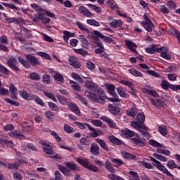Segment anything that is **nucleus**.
Returning <instances> with one entry per match:
<instances>
[{"label":"nucleus","mask_w":180,"mask_h":180,"mask_svg":"<svg viewBox=\"0 0 180 180\" xmlns=\"http://www.w3.org/2000/svg\"><path fill=\"white\" fill-rule=\"evenodd\" d=\"M86 88L89 89V91H85L84 95L87 96L89 99L92 101V102H96V103H104L105 99H106V96H105V93L103 91L99 89L98 87V84H95L92 81L86 80L85 82Z\"/></svg>","instance_id":"obj_1"},{"label":"nucleus","mask_w":180,"mask_h":180,"mask_svg":"<svg viewBox=\"0 0 180 180\" xmlns=\"http://www.w3.org/2000/svg\"><path fill=\"white\" fill-rule=\"evenodd\" d=\"M150 161H152L153 163V167H156L157 169L160 171V172H162V174H165L166 175H167V176H172L171 175V172H169V171H168V169H167V167H165V166L163 165L162 163H161V162L157 160L155 158L151 157L150 158Z\"/></svg>","instance_id":"obj_2"},{"label":"nucleus","mask_w":180,"mask_h":180,"mask_svg":"<svg viewBox=\"0 0 180 180\" xmlns=\"http://www.w3.org/2000/svg\"><path fill=\"white\" fill-rule=\"evenodd\" d=\"M150 161H152L153 163V167H156L157 169L160 171V172H162V174H165L166 175H167V176H172L171 175V172H169V171H168V169H167V167H165V166L163 165L162 163H161V162L157 160L155 158L151 157L150 158Z\"/></svg>","instance_id":"obj_3"},{"label":"nucleus","mask_w":180,"mask_h":180,"mask_svg":"<svg viewBox=\"0 0 180 180\" xmlns=\"http://www.w3.org/2000/svg\"><path fill=\"white\" fill-rule=\"evenodd\" d=\"M109 25L114 29H120L122 30V26H123V20L121 19H113V17H108Z\"/></svg>","instance_id":"obj_4"},{"label":"nucleus","mask_w":180,"mask_h":180,"mask_svg":"<svg viewBox=\"0 0 180 180\" xmlns=\"http://www.w3.org/2000/svg\"><path fill=\"white\" fill-rule=\"evenodd\" d=\"M131 141L138 147H144L146 146V139L141 138L140 134H137L134 137L131 139Z\"/></svg>","instance_id":"obj_5"},{"label":"nucleus","mask_w":180,"mask_h":180,"mask_svg":"<svg viewBox=\"0 0 180 180\" xmlns=\"http://www.w3.org/2000/svg\"><path fill=\"white\" fill-rule=\"evenodd\" d=\"M155 51L160 53V56L165 58V60H171V58H172V56L168 53L169 50L167 47L156 48Z\"/></svg>","instance_id":"obj_6"},{"label":"nucleus","mask_w":180,"mask_h":180,"mask_svg":"<svg viewBox=\"0 0 180 180\" xmlns=\"http://www.w3.org/2000/svg\"><path fill=\"white\" fill-rule=\"evenodd\" d=\"M18 63V60L16 58H13V56H11V58L7 60V65L13 70V71L18 72L19 71V68L16 66V63Z\"/></svg>","instance_id":"obj_7"},{"label":"nucleus","mask_w":180,"mask_h":180,"mask_svg":"<svg viewBox=\"0 0 180 180\" xmlns=\"http://www.w3.org/2000/svg\"><path fill=\"white\" fill-rule=\"evenodd\" d=\"M101 120L107 123L110 129H117V125L116 124V122H115V121L109 117L101 116Z\"/></svg>","instance_id":"obj_8"},{"label":"nucleus","mask_w":180,"mask_h":180,"mask_svg":"<svg viewBox=\"0 0 180 180\" xmlns=\"http://www.w3.org/2000/svg\"><path fill=\"white\" fill-rule=\"evenodd\" d=\"M68 108L71 110V112H73L75 115H77V116H79L81 115V110H79V107L75 104V103H69L68 104Z\"/></svg>","instance_id":"obj_9"},{"label":"nucleus","mask_w":180,"mask_h":180,"mask_svg":"<svg viewBox=\"0 0 180 180\" xmlns=\"http://www.w3.org/2000/svg\"><path fill=\"white\" fill-rule=\"evenodd\" d=\"M25 58L27 59V61L31 64V65H40V61L35 56L32 55H26Z\"/></svg>","instance_id":"obj_10"},{"label":"nucleus","mask_w":180,"mask_h":180,"mask_svg":"<svg viewBox=\"0 0 180 180\" xmlns=\"http://www.w3.org/2000/svg\"><path fill=\"white\" fill-rule=\"evenodd\" d=\"M94 34H95V36H98V37H100V39H102V40L105 41V43H112L113 41V39L103 35V34H102V32H101L98 30L94 31Z\"/></svg>","instance_id":"obj_11"},{"label":"nucleus","mask_w":180,"mask_h":180,"mask_svg":"<svg viewBox=\"0 0 180 180\" xmlns=\"http://www.w3.org/2000/svg\"><path fill=\"white\" fill-rule=\"evenodd\" d=\"M79 12L81 15H83V16H85L86 18H92L93 15L86 7L84 6H80L79 7Z\"/></svg>","instance_id":"obj_12"},{"label":"nucleus","mask_w":180,"mask_h":180,"mask_svg":"<svg viewBox=\"0 0 180 180\" xmlns=\"http://www.w3.org/2000/svg\"><path fill=\"white\" fill-rule=\"evenodd\" d=\"M69 64L72 67H74V68H80L81 64H79V61H78V59L75 56H70L68 58Z\"/></svg>","instance_id":"obj_13"},{"label":"nucleus","mask_w":180,"mask_h":180,"mask_svg":"<svg viewBox=\"0 0 180 180\" xmlns=\"http://www.w3.org/2000/svg\"><path fill=\"white\" fill-rule=\"evenodd\" d=\"M108 110L114 116H119L120 115V108L117 105L109 104Z\"/></svg>","instance_id":"obj_14"},{"label":"nucleus","mask_w":180,"mask_h":180,"mask_svg":"<svg viewBox=\"0 0 180 180\" xmlns=\"http://www.w3.org/2000/svg\"><path fill=\"white\" fill-rule=\"evenodd\" d=\"M131 127H134L136 130H140V129H142V130H148V128L146 127L143 124H141L139 122V121H133L131 122Z\"/></svg>","instance_id":"obj_15"},{"label":"nucleus","mask_w":180,"mask_h":180,"mask_svg":"<svg viewBox=\"0 0 180 180\" xmlns=\"http://www.w3.org/2000/svg\"><path fill=\"white\" fill-rule=\"evenodd\" d=\"M20 96L25 99V101H33V95L30 93H27L26 91H18Z\"/></svg>","instance_id":"obj_16"},{"label":"nucleus","mask_w":180,"mask_h":180,"mask_svg":"<svg viewBox=\"0 0 180 180\" xmlns=\"http://www.w3.org/2000/svg\"><path fill=\"white\" fill-rule=\"evenodd\" d=\"M151 102L157 109H161L165 105V102L162 99H151Z\"/></svg>","instance_id":"obj_17"},{"label":"nucleus","mask_w":180,"mask_h":180,"mask_svg":"<svg viewBox=\"0 0 180 180\" xmlns=\"http://www.w3.org/2000/svg\"><path fill=\"white\" fill-rule=\"evenodd\" d=\"M141 25H143L144 29L147 30V32H153V27L154 24L151 22V20H148V21H142Z\"/></svg>","instance_id":"obj_18"},{"label":"nucleus","mask_w":180,"mask_h":180,"mask_svg":"<svg viewBox=\"0 0 180 180\" xmlns=\"http://www.w3.org/2000/svg\"><path fill=\"white\" fill-rule=\"evenodd\" d=\"M10 137H15L19 140H25V135L18 130H15L9 133Z\"/></svg>","instance_id":"obj_19"},{"label":"nucleus","mask_w":180,"mask_h":180,"mask_svg":"<svg viewBox=\"0 0 180 180\" xmlns=\"http://www.w3.org/2000/svg\"><path fill=\"white\" fill-rule=\"evenodd\" d=\"M9 91L13 99H18V89H16L13 84H10Z\"/></svg>","instance_id":"obj_20"},{"label":"nucleus","mask_w":180,"mask_h":180,"mask_svg":"<svg viewBox=\"0 0 180 180\" xmlns=\"http://www.w3.org/2000/svg\"><path fill=\"white\" fill-rule=\"evenodd\" d=\"M104 167L107 169V171H108L111 174H115V172H116V169H115V167H113V165H112V162H110L109 160H105Z\"/></svg>","instance_id":"obj_21"},{"label":"nucleus","mask_w":180,"mask_h":180,"mask_svg":"<svg viewBox=\"0 0 180 180\" xmlns=\"http://www.w3.org/2000/svg\"><path fill=\"white\" fill-rule=\"evenodd\" d=\"M121 134L122 136H123V137H127V139H130V137H133V136H134L136 133H134V131L129 129H126L121 131Z\"/></svg>","instance_id":"obj_22"},{"label":"nucleus","mask_w":180,"mask_h":180,"mask_svg":"<svg viewBox=\"0 0 180 180\" xmlns=\"http://www.w3.org/2000/svg\"><path fill=\"white\" fill-rule=\"evenodd\" d=\"M88 129L92 133L91 137L96 138L98 137V136H102V131L96 130L95 128L91 127V125H88Z\"/></svg>","instance_id":"obj_23"},{"label":"nucleus","mask_w":180,"mask_h":180,"mask_svg":"<svg viewBox=\"0 0 180 180\" xmlns=\"http://www.w3.org/2000/svg\"><path fill=\"white\" fill-rule=\"evenodd\" d=\"M77 161L80 164V165L84 167V168H87V167L89 165V160L86 158H77Z\"/></svg>","instance_id":"obj_24"},{"label":"nucleus","mask_w":180,"mask_h":180,"mask_svg":"<svg viewBox=\"0 0 180 180\" xmlns=\"http://www.w3.org/2000/svg\"><path fill=\"white\" fill-rule=\"evenodd\" d=\"M91 153L93 155H99V146L96 143L91 145Z\"/></svg>","instance_id":"obj_25"},{"label":"nucleus","mask_w":180,"mask_h":180,"mask_svg":"<svg viewBox=\"0 0 180 180\" xmlns=\"http://www.w3.org/2000/svg\"><path fill=\"white\" fill-rule=\"evenodd\" d=\"M121 155L123 158H125V160H136V155L126 151H122Z\"/></svg>","instance_id":"obj_26"},{"label":"nucleus","mask_w":180,"mask_h":180,"mask_svg":"<svg viewBox=\"0 0 180 180\" xmlns=\"http://www.w3.org/2000/svg\"><path fill=\"white\" fill-rule=\"evenodd\" d=\"M56 98H57L59 103H60V105L68 106V104L70 103V102H68V100L67 99V98H65L61 95H58L56 96Z\"/></svg>","instance_id":"obj_27"},{"label":"nucleus","mask_w":180,"mask_h":180,"mask_svg":"<svg viewBox=\"0 0 180 180\" xmlns=\"http://www.w3.org/2000/svg\"><path fill=\"white\" fill-rule=\"evenodd\" d=\"M126 46L131 51L136 53V48L137 47V45L134 42L131 41H126Z\"/></svg>","instance_id":"obj_28"},{"label":"nucleus","mask_w":180,"mask_h":180,"mask_svg":"<svg viewBox=\"0 0 180 180\" xmlns=\"http://www.w3.org/2000/svg\"><path fill=\"white\" fill-rule=\"evenodd\" d=\"M128 72L134 77H139L140 78H143V73L134 68L129 69Z\"/></svg>","instance_id":"obj_29"},{"label":"nucleus","mask_w":180,"mask_h":180,"mask_svg":"<svg viewBox=\"0 0 180 180\" xmlns=\"http://www.w3.org/2000/svg\"><path fill=\"white\" fill-rule=\"evenodd\" d=\"M86 23L90 26H94V27H99V26H101V22L94 19H87Z\"/></svg>","instance_id":"obj_30"},{"label":"nucleus","mask_w":180,"mask_h":180,"mask_svg":"<svg viewBox=\"0 0 180 180\" xmlns=\"http://www.w3.org/2000/svg\"><path fill=\"white\" fill-rule=\"evenodd\" d=\"M65 165L67 166L68 168H70L72 171H79V167H77L72 162H65Z\"/></svg>","instance_id":"obj_31"},{"label":"nucleus","mask_w":180,"mask_h":180,"mask_svg":"<svg viewBox=\"0 0 180 180\" xmlns=\"http://www.w3.org/2000/svg\"><path fill=\"white\" fill-rule=\"evenodd\" d=\"M96 141L99 144L103 150H105V151H109V148L106 146V142H105V141L101 139H96Z\"/></svg>","instance_id":"obj_32"},{"label":"nucleus","mask_w":180,"mask_h":180,"mask_svg":"<svg viewBox=\"0 0 180 180\" xmlns=\"http://www.w3.org/2000/svg\"><path fill=\"white\" fill-rule=\"evenodd\" d=\"M75 36V34L72 32H70L68 31H63V40L66 43H68V40H70V37H74Z\"/></svg>","instance_id":"obj_33"},{"label":"nucleus","mask_w":180,"mask_h":180,"mask_svg":"<svg viewBox=\"0 0 180 180\" xmlns=\"http://www.w3.org/2000/svg\"><path fill=\"white\" fill-rule=\"evenodd\" d=\"M111 162L114 163V167L116 168H119V167H122V165H124L123 160L117 158H111Z\"/></svg>","instance_id":"obj_34"},{"label":"nucleus","mask_w":180,"mask_h":180,"mask_svg":"<svg viewBox=\"0 0 180 180\" xmlns=\"http://www.w3.org/2000/svg\"><path fill=\"white\" fill-rule=\"evenodd\" d=\"M97 49H95L94 53L96 54H102L103 53H105V46H103V44H98L97 45Z\"/></svg>","instance_id":"obj_35"},{"label":"nucleus","mask_w":180,"mask_h":180,"mask_svg":"<svg viewBox=\"0 0 180 180\" xmlns=\"http://www.w3.org/2000/svg\"><path fill=\"white\" fill-rule=\"evenodd\" d=\"M127 116H129L130 117H136V115H137V108H131L127 110Z\"/></svg>","instance_id":"obj_36"},{"label":"nucleus","mask_w":180,"mask_h":180,"mask_svg":"<svg viewBox=\"0 0 180 180\" xmlns=\"http://www.w3.org/2000/svg\"><path fill=\"white\" fill-rule=\"evenodd\" d=\"M105 88L108 89L109 94L112 95V96H116V92L115 91V85L113 84H106Z\"/></svg>","instance_id":"obj_37"},{"label":"nucleus","mask_w":180,"mask_h":180,"mask_svg":"<svg viewBox=\"0 0 180 180\" xmlns=\"http://www.w3.org/2000/svg\"><path fill=\"white\" fill-rule=\"evenodd\" d=\"M143 94H147L148 95H150L151 96H155V98H157V96H158V94H157L156 91L154 90H150L148 89H146L143 88L142 89Z\"/></svg>","instance_id":"obj_38"},{"label":"nucleus","mask_w":180,"mask_h":180,"mask_svg":"<svg viewBox=\"0 0 180 180\" xmlns=\"http://www.w3.org/2000/svg\"><path fill=\"white\" fill-rule=\"evenodd\" d=\"M73 51L76 54H80V56H83V57H86V56L89 54L87 51L82 49H73Z\"/></svg>","instance_id":"obj_39"},{"label":"nucleus","mask_w":180,"mask_h":180,"mask_svg":"<svg viewBox=\"0 0 180 180\" xmlns=\"http://www.w3.org/2000/svg\"><path fill=\"white\" fill-rule=\"evenodd\" d=\"M0 144H1L3 147H12L13 143L11 141L7 139H0Z\"/></svg>","instance_id":"obj_40"},{"label":"nucleus","mask_w":180,"mask_h":180,"mask_svg":"<svg viewBox=\"0 0 180 180\" xmlns=\"http://www.w3.org/2000/svg\"><path fill=\"white\" fill-rule=\"evenodd\" d=\"M29 78L32 81H40V79H41V76L36 72H32L29 75Z\"/></svg>","instance_id":"obj_41"},{"label":"nucleus","mask_w":180,"mask_h":180,"mask_svg":"<svg viewBox=\"0 0 180 180\" xmlns=\"http://www.w3.org/2000/svg\"><path fill=\"white\" fill-rule=\"evenodd\" d=\"M8 23H15L16 25H19L20 23H25V21L22 18H10L8 20Z\"/></svg>","instance_id":"obj_42"},{"label":"nucleus","mask_w":180,"mask_h":180,"mask_svg":"<svg viewBox=\"0 0 180 180\" xmlns=\"http://www.w3.org/2000/svg\"><path fill=\"white\" fill-rule=\"evenodd\" d=\"M148 143L150 146L155 147V148H162V145L154 139L149 140Z\"/></svg>","instance_id":"obj_43"},{"label":"nucleus","mask_w":180,"mask_h":180,"mask_svg":"<svg viewBox=\"0 0 180 180\" xmlns=\"http://www.w3.org/2000/svg\"><path fill=\"white\" fill-rule=\"evenodd\" d=\"M59 169L65 176H70L71 175V170H70L67 167H64L63 166H59Z\"/></svg>","instance_id":"obj_44"},{"label":"nucleus","mask_w":180,"mask_h":180,"mask_svg":"<svg viewBox=\"0 0 180 180\" xmlns=\"http://www.w3.org/2000/svg\"><path fill=\"white\" fill-rule=\"evenodd\" d=\"M48 105H49V109H51V110H53V112H59L60 111V108L58 107V105H57L53 102L49 101L48 103Z\"/></svg>","instance_id":"obj_45"},{"label":"nucleus","mask_w":180,"mask_h":180,"mask_svg":"<svg viewBox=\"0 0 180 180\" xmlns=\"http://www.w3.org/2000/svg\"><path fill=\"white\" fill-rule=\"evenodd\" d=\"M53 79H55V81H57L58 82H64V77L59 72H55V74L53 75Z\"/></svg>","instance_id":"obj_46"},{"label":"nucleus","mask_w":180,"mask_h":180,"mask_svg":"<svg viewBox=\"0 0 180 180\" xmlns=\"http://www.w3.org/2000/svg\"><path fill=\"white\" fill-rule=\"evenodd\" d=\"M77 26L80 29V30H83V32H86V33H89V28L86 27L84 23L81 22H76Z\"/></svg>","instance_id":"obj_47"},{"label":"nucleus","mask_w":180,"mask_h":180,"mask_svg":"<svg viewBox=\"0 0 180 180\" xmlns=\"http://www.w3.org/2000/svg\"><path fill=\"white\" fill-rule=\"evenodd\" d=\"M109 141L113 144H116L117 146H120V144H122V141L116 138L115 136H109Z\"/></svg>","instance_id":"obj_48"},{"label":"nucleus","mask_w":180,"mask_h":180,"mask_svg":"<svg viewBox=\"0 0 180 180\" xmlns=\"http://www.w3.org/2000/svg\"><path fill=\"white\" fill-rule=\"evenodd\" d=\"M45 115V117L46 119H49V120H51V122H53V120H54V117L56 116V115L54 114V112L49 110V111H46L44 112Z\"/></svg>","instance_id":"obj_49"},{"label":"nucleus","mask_w":180,"mask_h":180,"mask_svg":"<svg viewBox=\"0 0 180 180\" xmlns=\"http://www.w3.org/2000/svg\"><path fill=\"white\" fill-rule=\"evenodd\" d=\"M79 40L82 43V47H84V49H86L88 46H89V43L88 42V40H86V39L84 35L79 36Z\"/></svg>","instance_id":"obj_50"},{"label":"nucleus","mask_w":180,"mask_h":180,"mask_svg":"<svg viewBox=\"0 0 180 180\" xmlns=\"http://www.w3.org/2000/svg\"><path fill=\"white\" fill-rule=\"evenodd\" d=\"M87 6L89 8H90V9H92V11H95V12L96 13H101V11H102L101 7H99V6H98L96 5L92 4H88Z\"/></svg>","instance_id":"obj_51"},{"label":"nucleus","mask_w":180,"mask_h":180,"mask_svg":"<svg viewBox=\"0 0 180 180\" xmlns=\"http://www.w3.org/2000/svg\"><path fill=\"white\" fill-rule=\"evenodd\" d=\"M153 157H155V158L157 160H159V161H162V162H167L168 161V158L162 155L154 153Z\"/></svg>","instance_id":"obj_52"},{"label":"nucleus","mask_w":180,"mask_h":180,"mask_svg":"<svg viewBox=\"0 0 180 180\" xmlns=\"http://www.w3.org/2000/svg\"><path fill=\"white\" fill-rule=\"evenodd\" d=\"M117 91L121 98H127V94L123 87H117Z\"/></svg>","instance_id":"obj_53"},{"label":"nucleus","mask_w":180,"mask_h":180,"mask_svg":"<svg viewBox=\"0 0 180 180\" xmlns=\"http://www.w3.org/2000/svg\"><path fill=\"white\" fill-rule=\"evenodd\" d=\"M136 118H137V122L139 123H141V124H143L144 123V122H146V116L144 115V113H143V112L139 113L136 115Z\"/></svg>","instance_id":"obj_54"},{"label":"nucleus","mask_w":180,"mask_h":180,"mask_svg":"<svg viewBox=\"0 0 180 180\" xmlns=\"http://www.w3.org/2000/svg\"><path fill=\"white\" fill-rule=\"evenodd\" d=\"M45 131H50L51 134L53 136V137H54V139L56 140V141H58V143H60V141H61V140H63L61 139V137H60V136H58V134L54 131H51L49 129H46V130H45Z\"/></svg>","instance_id":"obj_55"},{"label":"nucleus","mask_w":180,"mask_h":180,"mask_svg":"<svg viewBox=\"0 0 180 180\" xmlns=\"http://www.w3.org/2000/svg\"><path fill=\"white\" fill-rule=\"evenodd\" d=\"M74 124H76V126H77V127H79V129H80L81 130H85L86 127L88 128V126H90L86 123H82L80 122H75Z\"/></svg>","instance_id":"obj_56"},{"label":"nucleus","mask_w":180,"mask_h":180,"mask_svg":"<svg viewBox=\"0 0 180 180\" xmlns=\"http://www.w3.org/2000/svg\"><path fill=\"white\" fill-rule=\"evenodd\" d=\"M18 61L25 68H30V64H29V63H27V60L23 59L22 57L18 56Z\"/></svg>","instance_id":"obj_57"},{"label":"nucleus","mask_w":180,"mask_h":180,"mask_svg":"<svg viewBox=\"0 0 180 180\" xmlns=\"http://www.w3.org/2000/svg\"><path fill=\"white\" fill-rule=\"evenodd\" d=\"M71 77H72V78H73V79L78 81V82H81V84H84V79H82V77H81V76H79V75H78L75 72H72L71 74Z\"/></svg>","instance_id":"obj_58"},{"label":"nucleus","mask_w":180,"mask_h":180,"mask_svg":"<svg viewBox=\"0 0 180 180\" xmlns=\"http://www.w3.org/2000/svg\"><path fill=\"white\" fill-rule=\"evenodd\" d=\"M70 84L75 91H81V86L78 84V83L74 82L73 80L70 81Z\"/></svg>","instance_id":"obj_59"},{"label":"nucleus","mask_w":180,"mask_h":180,"mask_svg":"<svg viewBox=\"0 0 180 180\" xmlns=\"http://www.w3.org/2000/svg\"><path fill=\"white\" fill-rule=\"evenodd\" d=\"M32 98L33 100L36 102V103L40 105V106H44V103L43 102V100L40 98V97L33 94Z\"/></svg>","instance_id":"obj_60"},{"label":"nucleus","mask_w":180,"mask_h":180,"mask_svg":"<svg viewBox=\"0 0 180 180\" xmlns=\"http://www.w3.org/2000/svg\"><path fill=\"white\" fill-rule=\"evenodd\" d=\"M44 94L45 95V96H46V98H49V99H51L53 102H57V98L53 93H48L46 91H44Z\"/></svg>","instance_id":"obj_61"},{"label":"nucleus","mask_w":180,"mask_h":180,"mask_svg":"<svg viewBox=\"0 0 180 180\" xmlns=\"http://www.w3.org/2000/svg\"><path fill=\"white\" fill-rule=\"evenodd\" d=\"M42 82L43 84H45V85H49L50 82H51V80L50 79V76L49 75L45 74L42 76Z\"/></svg>","instance_id":"obj_62"},{"label":"nucleus","mask_w":180,"mask_h":180,"mask_svg":"<svg viewBox=\"0 0 180 180\" xmlns=\"http://www.w3.org/2000/svg\"><path fill=\"white\" fill-rule=\"evenodd\" d=\"M129 176L132 180H140V177L139 176V174L136 172L130 171L129 172Z\"/></svg>","instance_id":"obj_63"},{"label":"nucleus","mask_w":180,"mask_h":180,"mask_svg":"<svg viewBox=\"0 0 180 180\" xmlns=\"http://www.w3.org/2000/svg\"><path fill=\"white\" fill-rule=\"evenodd\" d=\"M167 167L169 168V169H175V168L178 167V165L175 164L174 160H172L167 162Z\"/></svg>","instance_id":"obj_64"}]
</instances>
